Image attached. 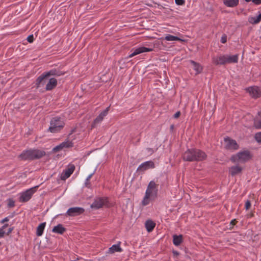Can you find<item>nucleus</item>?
<instances>
[{"mask_svg":"<svg viewBox=\"0 0 261 261\" xmlns=\"http://www.w3.org/2000/svg\"><path fill=\"white\" fill-rule=\"evenodd\" d=\"M180 114V112H177L174 115V118H177L179 117Z\"/></svg>","mask_w":261,"mask_h":261,"instance_id":"nucleus-40","label":"nucleus"},{"mask_svg":"<svg viewBox=\"0 0 261 261\" xmlns=\"http://www.w3.org/2000/svg\"><path fill=\"white\" fill-rule=\"evenodd\" d=\"M224 145L228 149L236 150L239 148L236 141L229 138H225L224 140Z\"/></svg>","mask_w":261,"mask_h":261,"instance_id":"nucleus-10","label":"nucleus"},{"mask_svg":"<svg viewBox=\"0 0 261 261\" xmlns=\"http://www.w3.org/2000/svg\"><path fill=\"white\" fill-rule=\"evenodd\" d=\"M104 205L107 207L111 206L108 202V199L105 197H98L95 199L94 202L91 205V207L92 208L98 209Z\"/></svg>","mask_w":261,"mask_h":261,"instance_id":"nucleus-9","label":"nucleus"},{"mask_svg":"<svg viewBox=\"0 0 261 261\" xmlns=\"http://www.w3.org/2000/svg\"><path fill=\"white\" fill-rule=\"evenodd\" d=\"M223 2L227 7H234L238 5L239 0H223Z\"/></svg>","mask_w":261,"mask_h":261,"instance_id":"nucleus-23","label":"nucleus"},{"mask_svg":"<svg viewBox=\"0 0 261 261\" xmlns=\"http://www.w3.org/2000/svg\"><path fill=\"white\" fill-rule=\"evenodd\" d=\"M15 206V201L12 199L8 200V206L9 207H13Z\"/></svg>","mask_w":261,"mask_h":261,"instance_id":"nucleus-32","label":"nucleus"},{"mask_svg":"<svg viewBox=\"0 0 261 261\" xmlns=\"http://www.w3.org/2000/svg\"><path fill=\"white\" fill-rule=\"evenodd\" d=\"M8 225L7 224H4L0 228V238L4 237V235L5 234V231L4 229L8 226Z\"/></svg>","mask_w":261,"mask_h":261,"instance_id":"nucleus-30","label":"nucleus"},{"mask_svg":"<svg viewBox=\"0 0 261 261\" xmlns=\"http://www.w3.org/2000/svg\"><path fill=\"white\" fill-rule=\"evenodd\" d=\"M165 39L168 41H174L180 40V39L178 37L174 36L170 34L166 35L165 37Z\"/></svg>","mask_w":261,"mask_h":261,"instance_id":"nucleus-29","label":"nucleus"},{"mask_svg":"<svg viewBox=\"0 0 261 261\" xmlns=\"http://www.w3.org/2000/svg\"><path fill=\"white\" fill-rule=\"evenodd\" d=\"M184 160L189 162L201 161L205 160L206 155L204 152L198 149H188L183 154Z\"/></svg>","mask_w":261,"mask_h":261,"instance_id":"nucleus-2","label":"nucleus"},{"mask_svg":"<svg viewBox=\"0 0 261 261\" xmlns=\"http://www.w3.org/2000/svg\"><path fill=\"white\" fill-rule=\"evenodd\" d=\"M45 225L46 223L43 222L39 224V226L37 227L36 235L37 236H41L42 235Z\"/></svg>","mask_w":261,"mask_h":261,"instance_id":"nucleus-24","label":"nucleus"},{"mask_svg":"<svg viewBox=\"0 0 261 261\" xmlns=\"http://www.w3.org/2000/svg\"><path fill=\"white\" fill-rule=\"evenodd\" d=\"M27 40L30 43H32L33 40H34V36L33 35H29L28 37H27Z\"/></svg>","mask_w":261,"mask_h":261,"instance_id":"nucleus-35","label":"nucleus"},{"mask_svg":"<svg viewBox=\"0 0 261 261\" xmlns=\"http://www.w3.org/2000/svg\"><path fill=\"white\" fill-rule=\"evenodd\" d=\"M93 174H94V173H92L90 174V175H89L88 176V177L86 178V181H85V185L86 186H88V185H89V181L90 180V179H91V178L92 177V176H93Z\"/></svg>","mask_w":261,"mask_h":261,"instance_id":"nucleus-33","label":"nucleus"},{"mask_svg":"<svg viewBox=\"0 0 261 261\" xmlns=\"http://www.w3.org/2000/svg\"><path fill=\"white\" fill-rule=\"evenodd\" d=\"M190 62L193 69L195 71L196 74H199L202 71V67L200 64L196 63L192 60H191Z\"/></svg>","mask_w":261,"mask_h":261,"instance_id":"nucleus-21","label":"nucleus"},{"mask_svg":"<svg viewBox=\"0 0 261 261\" xmlns=\"http://www.w3.org/2000/svg\"><path fill=\"white\" fill-rule=\"evenodd\" d=\"M84 209L80 207H71L68 210L66 214L69 216H75L82 214Z\"/></svg>","mask_w":261,"mask_h":261,"instance_id":"nucleus-16","label":"nucleus"},{"mask_svg":"<svg viewBox=\"0 0 261 261\" xmlns=\"http://www.w3.org/2000/svg\"><path fill=\"white\" fill-rule=\"evenodd\" d=\"M251 206V203L250 202V201L249 200H247L246 202H245V208L246 210H248L250 207Z\"/></svg>","mask_w":261,"mask_h":261,"instance_id":"nucleus-37","label":"nucleus"},{"mask_svg":"<svg viewBox=\"0 0 261 261\" xmlns=\"http://www.w3.org/2000/svg\"><path fill=\"white\" fill-rule=\"evenodd\" d=\"M254 138L258 143H261V132L256 133Z\"/></svg>","mask_w":261,"mask_h":261,"instance_id":"nucleus-31","label":"nucleus"},{"mask_svg":"<svg viewBox=\"0 0 261 261\" xmlns=\"http://www.w3.org/2000/svg\"><path fill=\"white\" fill-rule=\"evenodd\" d=\"M110 107H107L105 110L101 112L94 121V124L99 123L102 121L104 117L107 115Z\"/></svg>","mask_w":261,"mask_h":261,"instance_id":"nucleus-18","label":"nucleus"},{"mask_svg":"<svg viewBox=\"0 0 261 261\" xmlns=\"http://www.w3.org/2000/svg\"><path fill=\"white\" fill-rule=\"evenodd\" d=\"M63 74V73L56 69H53L43 73L36 80V85L37 88L41 87L44 86L47 81V80L51 76H59Z\"/></svg>","mask_w":261,"mask_h":261,"instance_id":"nucleus-3","label":"nucleus"},{"mask_svg":"<svg viewBox=\"0 0 261 261\" xmlns=\"http://www.w3.org/2000/svg\"><path fill=\"white\" fill-rule=\"evenodd\" d=\"M175 3L177 5H183L185 4L184 0H175Z\"/></svg>","mask_w":261,"mask_h":261,"instance_id":"nucleus-34","label":"nucleus"},{"mask_svg":"<svg viewBox=\"0 0 261 261\" xmlns=\"http://www.w3.org/2000/svg\"><path fill=\"white\" fill-rule=\"evenodd\" d=\"M173 254L174 256H178L179 254V253L177 251H173Z\"/></svg>","mask_w":261,"mask_h":261,"instance_id":"nucleus-42","label":"nucleus"},{"mask_svg":"<svg viewBox=\"0 0 261 261\" xmlns=\"http://www.w3.org/2000/svg\"><path fill=\"white\" fill-rule=\"evenodd\" d=\"M73 143L72 141L68 139L66 140L64 142L60 144L59 145L56 146L53 148L54 152L59 151L64 148H68L73 146Z\"/></svg>","mask_w":261,"mask_h":261,"instance_id":"nucleus-14","label":"nucleus"},{"mask_svg":"<svg viewBox=\"0 0 261 261\" xmlns=\"http://www.w3.org/2000/svg\"><path fill=\"white\" fill-rule=\"evenodd\" d=\"M254 125L255 128L261 129V111L258 112L254 119Z\"/></svg>","mask_w":261,"mask_h":261,"instance_id":"nucleus-22","label":"nucleus"},{"mask_svg":"<svg viewBox=\"0 0 261 261\" xmlns=\"http://www.w3.org/2000/svg\"><path fill=\"white\" fill-rule=\"evenodd\" d=\"M227 37L225 35H223L221 38V42L222 43H225L226 42Z\"/></svg>","mask_w":261,"mask_h":261,"instance_id":"nucleus-36","label":"nucleus"},{"mask_svg":"<svg viewBox=\"0 0 261 261\" xmlns=\"http://www.w3.org/2000/svg\"><path fill=\"white\" fill-rule=\"evenodd\" d=\"M121 242H119L117 244L112 245L109 248L108 252L111 254H113L116 252H121L123 251V249L120 247Z\"/></svg>","mask_w":261,"mask_h":261,"instance_id":"nucleus-19","label":"nucleus"},{"mask_svg":"<svg viewBox=\"0 0 261 261\" xmlns=\"http://www.w3.org/2000/svg\"><path fill=\"white\" fill-rule=\"evenodd\" d=\"M154 167L155 166L153 162L151 161H148L143 162L140 164L137 168V171L139 172H143L148 169H153Z\"/></svg>","mask_w":261,"mask_h":261,"instance_id":"nucleus-11","label":"nucleus"},{"mask_svg":"<svg viewBox=\"0 0 261 261\" xmlns=\"http://www.w3.org/2000/svg\"><path fill=\"white\" fill-rule=\"evenodd\" d=\"M75 166L73 165H69L68 168L64 170L61 174V179L64 180H66L70 177L71 174L73 172Z\"/></svg>","mask_w":261,"mask_h":261,"instance_id":"nucleus-15","label":"nucleus"},{"mask_svg":"<svg viewBox=\"0 0 261 261\" xmlns=\"http://www.w3.org/2000/svg\"><path fill=\"white\" fill-rule=\"evenodd\" d=\"M238 56L237 55L232 56L228 55H220L216 57H213L212 58L213 63L216 65L237 63L238 62Z\"/></svg>","mask_w":261,"mask_h":261,"instance_id":"nucleus-4","label":"nucleus"},{"mask_svg":"<svg viewBox=\"0 0 261 261\" xmlns=\"http://www.w3.org/2000/svg\"><path fill=\"white\" fill-rule=\"evenodd\" d=\"M48 80L46 86L45 90L46 91H50L54 89L57 85V80L54 77H50Z\"/></svg>","mask_w":261,"mask_h":261,"instance_id":"nucleus-17","label":"nucleus"},{"mask_svg":"<svg viewBox=\"0 0 261 261\" xmlns=\"http://www.w3.org/2000/svg\"><path fill=\"white\" fill-rule=\"evenodd\" d=\"M242 171V168L239 166H233L229 168V173L232 176L239 174Z\"/></svg>","mask_w":261,"mask_h":261,"instance_id":"nucleus-20","label":"nucleus"},{"mask_svg":"<svg viewBox=\"0 0 261 261\" xmlns=\"http://www.w3.org/2000/svg\"><path fill=\"white\" fill-rule=\"evenodd\" d=\"M52 231L55 233L62 234L65 231V228L63 227L62 225L58 224L54 227Z\"/></svg>","mask_w":261,"mask_h":261,"instance_id":"nucleus-26","label":"nucleus"},{"mask_svg":"<svg viewBox=\"0 0 261 261\" xmlns=\"http://www.w3.org/2000/svg\"><path fill=\"white\" fill-rule=\"evenodd\" d=\"M248 21L250 23L254 24L258 23L261 21V19L258 15L256 16H250L248 17Z\"/></svg>","mask_w":261,"mask_h":261,"instance_id":"nucleus-27","label":"nucleus"},{"mask_svg":"<svg viewBox=\"0 0 261 261\" xmlns=\"http://www.w3.org/2000/svg\"><path fill=\"white\" fill-rule=\"evenodd\" d=\"M38 186H36L31 188H30L26 191L21 192L19 194V201L20 202H25L29 201L32 197V195L36 191V188Z\"/></svg>","mask_w":261,"mask_h":261,"instance_id":"nucleus-8","label":"nucleus"},{"mask_svg":"<svg viewBox=\"0 0 261 261\" xmlns=\"http://www.w3.org/2000/svg\"><path fill=\"white\" fill-rule=\"evenodd\" d=\"M236 222V219H233V220L231 221V222L230 223V225H231L232 226H233V225H235Z\"/></svg>","mask_w":261,"mask_h":261,"instance_id":"nucleus-41","label":"nucleus"},{"mask_svg":"<svg viewBox=\"0 0 261 261\" xmlns=\"http://www.w3.org/2000/svg\"><path fill=\"white\" fill-rule=\"evenodd\" d=\"M245 1L247 2H249L251 1L252 0H245Z\"/></svg>","mask_w":261,"mask_h":261,"instance_id":"nucleus-44","label":"nucleus"},{"mask_svg":"<svg viewBox=\"0 0 261 261\" xmlns=\"http://www.w3.org/2000/svg\"><path fill=\"white\" fill-rule=\"evenodd\" d=\"M45 154L43 151L40 150H27L23 151L19 158L22 160H34L41 158Z\"/></svg>","mask_w":261,"mask_h":261,"instance_id":"nucleus-5","label":"nucleus"},{"mask_svg":"<svg viewBox=\"0 0 261 261\" xmlns=\"http://www.w3.org/2000/svg\"><path fill=\"white\" fill-rule=\"evenodd\" d=\"M158 186V184L154 180H151L149 182L145 191V195L141 202L142 206H146L157 198Z\"/></svg>","mask_w":261,"mask_h":261,"instance_id":"nucleus-1","label":"nucleus"},{"mask_svg":"<svg viewBox=\"0 0 261 261\" xmlns=\"http://www.w3.org/2000/svg\"><path fill=\"white\" fill-rule=\"evenodd\" d=\"M246 90L250 96L253 98H256L261 96V89L257 86L250 87Z\"/></svg>","mask_w":261,"mask_h":261,"instance_id":"nucleus-13","label":"nucleus"},{"mask_svg":"<svg viewBox=\"0 0 261 261\" xmlns=\"http://www.w3.org/2000/svg\"><path fill=\"white\" fill-rule=\"evenodd\" d=\"M252 2L256 5H259L261 4V0H252Z\"/></svg>","mask_w":261,"mask_h":261,"instance_id":"nucleus-39","label":"nucleus"},{"mask_svg":"<svg viewBox=\"0 0 261 261\" xmlns=\"http://www.w3.org/2000/svg\"><path fill=\"white\" fill-rule=\"evenodd\" d=\"M64 122L63 120L58 117L53 118L50 122L48 130L53 133H56L60 131L64 126Z\"/></svg>","mask_w":261,"mask_h":261,"instance_id":"nucleus-7","label":"nucleus"},{"mask_svg":"<svg viewBox=\"0 0 261 261\" xmlns=\"http://www.w3.org/2000/svg\"><path fill=\"white\" fill-rule=\"evenodd\" d=\"M9 220V217H6L4 219L0 221L1 223H4L5 222H8Z\"/></svg>","mask_w":261,"mask_h":261,"instance_id":"nucleus-38","label":"nucleus"},{"mask_svg":"<svg viewBox=\"0 0 261 261\" xmlns=\"http://www.w3.org/2000/svg\"><path fill=\"white\" fill-rule=\"evenodd\" d=\"M153 50V49L151 48H148L145 47L143 46L139 47L136 48H134L132 50V53L129 55L128 58H130L133 57L134 56L137 55L138 54L146 53V52H149Z\"/></svg>","mask_w":261,"mask_h":261,"instance_id":"nucleus-12","label":"nucleus"},{"mask_svg":"<svg viewBox=\"0 0 261 261\" xmlns=\"http://www.w3.org/2000/svg\"><path fill=\"white\" fill-rule=\"evenodd\" d=\"M251 158L250 152L244 150L240 151L237 154L232 155L230 160L233 163H244L249 160Z\"/></svg>","mask_w":261,"mask_h":261,"instance_id":"nucleus-6","label":"nucleus"},{"mask_svg":"<svg viewBox=\"0 0 261 261\" xmlns=\"http://www.w3.org/2000/svg\"><path fill=\"white\" fill-rule=\"evenodd\" d=\"M155 223L151 220H147L145 223V227L148 232H151L155 227Z\"/></svg>","mask_w":261,"mask_h":261,"instance_id":"nucleus-28","label":"nucleus"},{"mask_svg":"<svg viewBox=\"0 0 261 261\" xmlns=\"http://www.w3.org/2000/svg\"><path fill=\"white\" fill-rule=\"evenodd\" d=\"M12 230H13L12 228H10L9 229V230H8V232H7V234H9L10 233H11L12 232Z\"/></svg>","mask_w":261,"mask_h":261,"instance_id":"nucleus-43","label":"nucleus"},{"mask_svg":"<svg viewBox=\"0 0 261 261\" xmlns=\"http://www.w3.org/2000/svg\"><path fill=\"white\" fill-rule=\"evenodd\" d=\"M182 242V237L181 235H174L173 236V243L174 245L178 246Z\"/></svg>","mask_w":261,"mask_h":261,"instance_id":"nucleus-25","label":"nucleus"}]
</instances>
